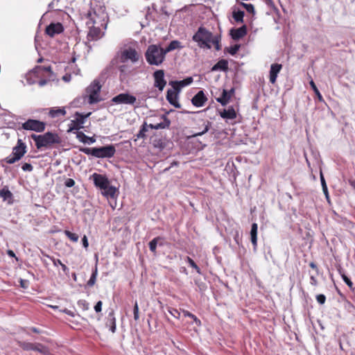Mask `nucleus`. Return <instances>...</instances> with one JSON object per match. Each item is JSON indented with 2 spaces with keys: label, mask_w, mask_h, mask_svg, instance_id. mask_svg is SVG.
Wrapping results in <instances>:
<instances>
[{
  "label": "nucleus",
  "mask_w": 355,
  "mask_h": 355,
  "mask_svg": "<svg viewBox=\"0 0 355 355\" xmlns=\"http://www.w3.org/2000/svg\"><path fill=\"white\" fill-rule=\"evenodd\" d=\"M245 15V12L243 10H234L232 12V17L238 23L243 22V17Z\"/></svg>",
  "instance_id": "f704fd0d"
},
{
  "label": "nucleus",
  "mask_w": 355,
  "mask_h": 355,
  "mask_svg": "<svg viewBox=\"0 0 355 355\" xmlns=\"http://www.w3.org/2000/svg\"><path fill=\"white\" fill-rule=\"evenodd\" d=\"M26 145L21 139H19L17 145L12 148V154L17 155L22 157L26 153Z\"/></svg>",
  "instance_id": "aec40b11"
},
{
  "label": "nucleus",
  "mask_w": 355,
  "mask_h": 355,
  "mask_svg": "<svg viewBox=\"0 0 355 355\" xmlns=\"http://www.w3.org/2000/svg\"><path fill=\"white\" fill-rule=\"evenodd\" d=\"M107 327H109L110 330L114 333L116 331V319L114 317V311L112 310L107 315V322L105 324Z\"/></svg>",
  "instance_id": "5701e85b"
},
{
  "label": "nucleus",
  "mask_w": 355,
  "mask_h": 355,
  "mask_svg": "<svg viewBox=\"0 0 355 355\" xmlns=\"http://www.w3.org/2000/svg\"><path fill=\"white\" fill-rule=\"evenodd\" d=\"M21 128L26 130L42 132L46 128V123L37 119H28L21 124Z\"/></svg>",
  "instance_id": "0eeeda50"
},
{
  "label": "nucleus",
  "mask_w": 355,
  "mask_h": 355,
  "mask_svg": "<svg viewBox=\"0 0 355 355\" xmlns=\"http://www.w3.org/2000/svg\"><path fill=\"white\" fill-rule=\"evenodd\" d=\"M76 135V138L83 144H92L96 142L95 136H87L83 132L76 131L74 132Z\"/></svg>",
  "instance_id": "412c9836"
},
{
  "label": "nucleus",
  "mask_w": 355,
  "mask_h": 355,
  "mask_svg": "<svg viewBox=\"0 0 355 355\" xmlns=\"http://www.w3.org/2000/svg\"><path fill=\"white\" fill-rule=\"evenodd\" d=\"M235 89L234 87L231 88L230 90L223 89L222 94L220 97L216 98L217 102L220 103L223 106L226 105L232 96L234 94Z\"/></svg>",
  "instance_id": "f3484780"
},
{
  "label": "nucleus",
  "mask_w": 355,
  "mask_h": 355,
  "mask_svg": "<svg viewBox=\"0 0 355 355\" xmlns=\"http://www.w3.org/2000/svg\"><path fill=\"white\" fill-rule=\"evenodd\" d=\"M64 31V27L60 22L51 23L46 27L45 33L53 37L57 34H60Z\"/></svg>",
  "instance_id": "ddd939ff"
},
{
  "label": "nucleus",
  "mask_w": 355,
  "mask_h": 355,
  "mask_svg": "<svg viewBox=\"0 0 355 355\" xmlns=\"http://www.w3.org/2000/svg\"><path fill=\"white\" fill-rule=\"evenodd\" d=\"M186 261L189 264L191 267L194 268L198 274H201V270L195 263V261L189 257H187Z\"/></svg>",
  "instance_id": "09e8293b"
},
{
  "label": "nucleus",
  "mask_w": 355,
  "mask_h": 355,
  "mask_svg": "<svg viewBox=\"0 0 355 355\" xmlns=\"http://www.w3.org/2000/svg\"><path fill=\"white\" fill-rule=\"evenodd\" d=\"M282 69V64L278 63H274L270 65L269 71V79L272 84L275 83L278 73Z\"/></svg>",
  "instance_id": "6ab92c4d"
},
{
  "label": "nucleus",
  "mask_w": 355,
  "mask_h": 355,
  "mask_svg": "<svg viewBox=\"0 0 355 355\" xmlns=\"http://www.w3.org/2000/svg\"><path fill=\"white\" fill-rule=\"evenodd\" d=\"M64 185L67 187H72L75 185V181L71 178H67L64 182Z\"/></svg>",
  "instance_id": "13d9d810"
},
{
  "label": "nucleus",
  "mask_w": 355,
  "mask_h": 355,
  "mask_svg": "<svg viewBox=\"0 0 355 355\" xmlns=\"http://www.w3.org/2000/svg\"><path fill=\"white\" fill-rule=\"evenodd\" d=\"M47 257H49L53 261V265L55 266H58V265L60 266L62 263L60 259H55V258L49 257V256H47Z\"/></svg>",
  "instance_id": "e2e57ef3"
},
{
  "label": "nucleus",
  "mask_w": 355,
  "mask_h": 355,
  "mask_svg": "<svg viewBox=\"0 0 355 355\" xmlns=\"http://www.w3.org/2000/svg\"><path fill=\"white\" fill-rule=\"evenodd\" d=\"M150 120L153 121V118H159L160 122L154 123H150L148 127L151 129L159 130V129H168L171 125V120L166 117V114L157 115H150L148 117Z\"/></svg>",
  "instance_id": "6e6552de"
},
{
  "label": "nucleus",
  "mask_w": 355,
  "mask_h": 355,
  "mask_svg": "<svg viewBox=\"0 0 355 355\" xmlns=\"http://www.w3.org/2000/svg\"><path fill=\"white\" fill-rule=\"evenodd\" d=\"M241 6H243L248 12L254 13V7L252 4L241 2Z\"/></svg>",
  "instance_id": "864d4df0"
},
{
  "label": "nucleus",
  "mask_w": 355,
  "mask_h": 355,
  "mask_svg": "<svg viewBox=\"0 0 355 355\" xmlns=\"http://www.w3.org/2000/svg\"><path fill=\"white\" fill-rule=\"evenodd\" d=\"M79 151L96 158H111L116 153L115 146L108 144L101 147H80Z\"/></svg>",
  "instance_id": "f03ea898"
},
{
  "label": "nucleus",
  "mask_w": 355,
  "mask_h": 355,
  "mask_svg": "<svg viewBox=\"0 0 355 355\" xmlns=\"http://www.w3.org/2000/svg\"><path fill=\"white\" fill-rule=\"evenodd\" d=\"M31 137L35 142V146L37 149L47 148L54 144H59L62 141L59 135L52 132H47L43 135L32 134Z\"/></svg>",
  "instance_id": "f257e3e1"
},
{
  "label": "nucleus",
  "mask_w": 355,
  "mask_h": 355,
  "mask_svg": "<svg viewBox=\"0 0 355 355\" xmlns=\"http://www.w3.org/2000/svg\"><path fill=\"white\" fill-rule=\"evenodd\" d=\"M348 182L350 184V186L355 190V180L349 179Z\"/></svg>",
  "instance_id": "774afa93"
},
{
  "label": "nucleus",
  "mask_w": 355,
  "mask_h": 355,
  "mask_svg": "<svg viewBox=\"0 0 355 355\" xmlns=\"http://www.w3.org/2000/svg\"><path fill=\"white\" fill-rule=\"evenodd\" d=\"M119 70L120 72L119 78L121 80H124L131 73L130 67L126 64H122L119 66Z\"/></svg>",
  "instance_id": "cd10ccee"
},
{
  "label": "nucleus",
  "mask_w": 355,
  "mask_h": 355,
  "mask_svg": "<svg viewBox=\"0 0 355 355\" xmlns=\"http://www.w3.org/2000/svg\"><path fill=\"white\" fill-rule=\"evenodd\" d=\"M241 47L240 44H234L230 46L225 47L224 49L225 53H230L232 55H234L237 53V52L239 51V49Z\"/></svg>",
  "instance_id": "e433bc0d"
},
{
  "label": "nucleus",
  "mask_w": 355,
  "mask_h": 355,
  "mask_svg": "<svg viewBox=\"0 0 355 355\" xmlns=\"http://www.w3.org/2000/svg\"><path fill=\"white\" fill-rule=\"evenodd\" d=\"M136 101V97L129 93H121L112 98V102L115 104L134 105Z\"/></svg>",
  "instance_id": "1a4fd4ad"
},
{
  "label": "nucleus",
  "mask_w": 355,
  "mask_h": 355,
  "mask_svg": "<svg viewBox=\"0 0 355 355\" xmlns=\"http://www.w3.org/2000/svg\"><path fill=\"white\" fill-rule=\"evenodd\" d=\"M92 112L87 114H83L78 112L75 113L76 119L71 120L70 124H69L68 132H72L73 130L78 131L80 129L83 128V124L85 123L86 119L89 117Z\"/></svg>",
  "instance_id": "423d86ee"
},
{
  "label": "nucleus",
  "mask_w": 355,
  "mask_h": 355,
  "mask_svg": "<svg viewBox=\"0 0 355 355\" xmlns=\"http://www.w3.org/2000/svg\"><path fill=\"white\" fill-rule=\"evenodd\" d=\"M215 35L205 27L200 26L192 37V40L198 44L200 49H211V41Z\"/></svg>",
  "instance_id": "20e7f679"
},
{
  "label": "nucleus",
  "mask_w": 355,
  "mask_h": 355,
  "mask_svg": "<svg viewBox=\"0 0 355 355\" xmlns=\"http://www.w3.org/2000/svg\"><path fill=\"white\" fill-rule=\"evenodd\" d=\"M35 343H28L25 341H19L18 345L25 351H34Z\"/></svg>",
  "instance_id": "58836bf2"
},
{
  "label": "nucleus",
  "mask_w": 355,
  "mask_h": 355,
  "mask_svg": "<svg viewBox=\"0 0 355 355\" xmlns=\"http://www.w3.org/2000/svg\"><path fill=\"white\" fill-rule=\"evenodd\" d=\"M101 89V85L99 81L97 80H94L87 88L86 93L87 95L86 97H88V103L90 105L95 104L101 101V98H99V92Z\"/></svg>",
  "instance_id": "39448f33"
},
{
  "label": "nucleus",
  "mask_w": 355,
  "mask_h": 355,
  "mask_svg": "<svg viewBox=\"0 0 355 355\" xmlns=\"http://www.w3.org/2000/svg\"><path fill=\"white\" fill-rule=\"evenodd\" d=\"M257 224L255 223H252L250 230V240L253 245V248L254 251L256 250L257 246Z\"/></svg>",
  "instance_id": "393cba45"
},
{
  "label": "nucleus",
  "mask_w": 355,
  "mask_h": 355,
  "mask_svg": "<svg viewBox=\"0 0 355 355\" xmlns=\"http://www.w3.org/2000/svg\"><path fill=\"white\" fill-rule=\"evenodd\" d=\"M82 243H83V245L85 248H88L89 243H88L87 237L85 235H84V236L82 238Z\"/></svg>",
  "instance_id": "0e129e2a"
},
{
  "label": "nucleus",
  "mask_w": 355,
  "mask_h": 355,
  "mask_svg": "<svg viewBox=\"0 0 355 355\" xmlns=\"http://www.w3.org/2000/svg\"><path fill=\"white\" fill-rule=\"evenodd\" d=\"M265 3L268 6L270 7L273 10H277V8H276L272 0H265Z\"/></svg>",
  "instance_id": "680f3d73"
},
{
  "label": "nucleus",
  "mask_w": 355,
  "mask_h": 355,
  "mask_svg": "<svg viewBox=\"0 0 355 355\" xmlns=\"http://www.w3.org/2000/svg\"><path fill=\"white\" fill-rule=\"evenodd\" d=\"M195 284L198 287V291L200 293H204L207 289V284L200 279L196 278L194 279Z\"/></svg>",
  "instance_id": "c9c22d12"
},
{
  "label": "nucleus",
  "mask_w": 355,
  "mask_h": 355,
  "mask_svg": "<svg viewBox=\"0 0 355 355\" xmlns=\"http://www.w3.org/2000/svg\"><path fill=\"white\" fill-rule=\"evenodd\" d=\"M157 240H161L160 236H157V237L154 238L148 243L150 250L153 253H156V249H157V244L156 242L157 241Z\"/></svg>",
  "instance_id": "de8ad7c7"
},
{
  "label": "nucleus",
  "mask_w": 355,
  "mask_h": 355,
  "mask_svg": "<svg viewBox=\"0 0 355 355\" xmlns=\"http://www.w3.org/2000/svg\"><path fill=\"white\" fill-rule=\"evenodd\" d=\"M181 311L182 312L184 317H188V318H191L193 320V322H195V324L198 327L201 326V324H202L201 321L194 314H193L191 312H189V311H187L184 309L181 310Z\"/></svg>",
  "instance_id": "72a5a7b5"
},
{
  "label": "nucleus",
  "mask_w": 355,
  "mask_h": 355,
  "mask_svg": "<svg viewBox=\"0 0 355 355\" xmlns=\"http://www.w3.org/2000/svg\"><path fill=\"white\" fill-rule=\"evenodd\" d=\"M92 178L94 181V185L101 189V190L103 189H105L106 187L110 184V181L108 178L105 175L98 174L96 173H94Z\"/></svg>",
  "instance_id": "f8f14e48"
},
{
  "label": "nucleus",
  "mask_w": 355,
  "mask_h": 355,
  "mask_svg": "<svg viewBox=\"0 0 355 355\" xmlns=\"http://www.w3.org/2000/svg\"><path fill=\"white\" fill-rule=\"evenodd\" d=\"M169 85L173 87V89H171L175 91V92H177L178 95H179V93L180 92L182 87H180V85H175L173 83L169 84Z\"/></svg>",
  "instance_id": "052dcab7"
},
{
  "label": "nucleus",
  "mask_w": 355,
  "mask_h": 355,
  "mask_svg": "<svg viewBox=\"0 0 355 355\" xmlns=\"http://www.w3.org/2000/svg\"><path fill=\"white\" fill-rule=\"evenodd\" d=\"M102 305L103 303L101 301H98L96 304L94 305V310L96 313H99L102 311Z\"/></svg>",
  "instance_id": "bf43d9fd"
},
{
  "label": "nucleus",
  "mask_w": 355,
  "mask_h": 355,
  "mask_svg": "<svg viewBox=\"0 0 355 355\" xmlns=\"http://www.w3.org/2000/svg\"><path fill=\"white\" fill-rule=\"evenodd\" d=\"M316 300L320 304H324L326 301V297L323 294H319L316 295Z\"/></svg>",
  "instance_id": "6e6d98bb"
},
{
  "label": "nucleus",
  "mask_w": 355,
  "mask_h": 355,
  "mask_svg": "<svg viewBox=\"0 0 355 355\" xmlns=\"http://www.w3.org/2000/svg\"><path fill=\"white\" fill-rule=\"evenodd\" d=\"M168 311L171 315H172L175 318H180V312L178 309L169 307L168 309Z\"/></svg>",
  "instance_id": "5fc2aeb1"
},
{
  "label": "nucleus",
  "mask_w": 355,
  "mask_h": 355,
  "mask_svg": "<svg viewBox=\"0 0 355 355\" xmlns=\"http://www.w3.org/2000/svg\"><path fill=\"white\" fill-rule=\"evenodd\" d=\"M202 125L204 126L202 131H198L193 134V137L201 136L209 131L211 125V123L208 120H202Z\"/></svg>",
  "instance_id": "c756f323"
},
{
  "label": "nucleus",
  "mask_w": 355,
  "mask_h": 355,
  "mask_svg": "<svg viewBox=\"0 0 355 355\" xmlns=\"http://www.w3.org/2000/svg\"><path fill=\"white\" fill-rule=\"evenodd\" d=\"M178 96L179 95H178L177 92H175V91L174 90L168 89L166 92V100L171 105L174 106L175 108L181 107V105L178 102Z\"/></svg>",
  "instance_id": "a211bd4d"
},
{
  "label": "nucleus",
  "mask_w": 355,
  "mask_h": 355,
  "mask_svg": "<svg viewBox=\"0 0 355 355\" xmlns=\"http://www.w3.org/2000/svg\"><path fill=\"white\" fill-rule=\"evenodd\" d=\"M98 275V269H97V263L95 266V268L92 270V275L89 279V281L87 282V284L85 286L92 287L93 286L96 281V277Z\"/></svg>",
  "instance_id": "473e14b6"
},
{
  "label": "nucleus",
  "mask_w": 355,
  "mask_h": 355,
  "mask_svg": "<svg viewBox=\"0 0 355 355\" xmlns=\"http://www.w3.org/2000/svg\"><path fill=\"white\" fill-rule=\"evenodd\" d=\"M90 23H92L93 25L89 27V31L87 36V39L89 40H98L103 35V33L101 31L99 27H96L94 26V24H96L95 21H92V22L88 21L87 24L89 25Z\"/></svg>",
  "instance_id": "4468645a"
},
{
  "label": "nucleus",
  "mask_w": 355,
  "mask_h": 355,
  "mask_svg": "<svg viewBox=\"0 0 355 355\" xmlns=\"http://www.w3.org/2000/svg\"><path fill=\"white\" fill-rule=\"evenodd\" d=\"M49 81V80L47 79H42L38 81V85L40 87H43L44 85H46Z\"/></svg>",
  "instance_id": "338daca9"
},
{
  "label": "nucleus",
  "mask_w": 355,
  "mask_h": 355,
  "mask_svg": "<svg viewBox=\"0 0 355 355\" xmlns=\"http://www.w3.org/2000/svg\"><path fill=\"white\" fill-rule=\"evenodd\" d=\"M320 178L321 185L322 187V191L324 192V194L325 195L327 199L329 200V197L328 189H327L325 179L324 178V175L322 172H320Z\"/></svg>",
  "instance_id": "a18cd8bd"
},
{
  "label": "nucleus",
  "mask_w": 355,
  "mask_h": 355,
  "mask_svg": "<svg viewBox=\"0 0 355 355\" xmlns=\"http://www.w3.org/2000/svg\"><path fill=\"white\" fill-rule=\"evenodd\" d=\"M220 41V34H216L214 39L211 41V46L214 45L216 51H220L221 49Z\"/></svg>",
  "instance_id": "79ce46f5"
},
{
  "label": "nucleus",
  "mask_w": 355,
  "mask_h": 355,
  "mask_svg": "<svg viewBox=\"0 0 355 355\" xmlns=\"http://www.w3.org/2000/svg\"><path fill=\"white\" fill-rule=\"evenodd\" d=\"M66 110L64 107H59L58 109L51 108L49 110V114L51 118L58 117L59 115L64 116L66 114Z\"/></svg>",
  "instance_id": "c85d7f7f"
},
{
  "label": "nucleus",
  "mask_w": 355,
  "mask_h": 355,
  "mask_svg": "<svg viewBox=\"0 0 355 355\" xmlns=\"http://www.w3.org/2000/svg\"><path fill=\"white\" fill-rule=\"evenodd\" d=\"M167 142L162 139H154L153 145L155 148H158L160 150H163L166 148Z\"/></svg>",
  "instance_id": "49530a36"
},
{
  "label": "nucleus",
  "mask_w": 355,
  "mask_h": 355,
  "mask_svg": "<svg viewBox=\"0 0 355 355\" xmlns=\"http://www.w3.org/2000/svg\"><path fill=\"white\" fill-rule=\"evenodd\" d=\"M228 61L225 59L219 60L212 67L211 71H227L228 70Z\"/></svg>",
  "instance_id": "4be33fe9"
},
{
  "label": "nucleus",
  "mask_w": 355,
  "mask_h": 355,
  "mask_svg": "<svg viewBox=\"0 0 355 355\" xmlns=\"http://www.w3.org/2000/svg\"><path fill=\"white\" fill-rule=\"evenodd\" d=\"M64 234L72 241L77 242L78 240V235L76 233H73L69 230L64 231Z\"/></svg>",
  "instance_id": "8fccbe9b"
},
{
  "label": "nucleus",
  "mask_w": 355,
  "mask_h": 355,
  "mask_svg": "<svg viewBox=\"0 0 355 355\" xmlns=\"http://www.w3.org/2000/svg\"><path fill=\"white\" fill-rule=\"evenodd\" d=\"M0 197H1L4 200H6L9 198H11L12 197V193L7 187H5L0 190Z\"/></svg>",
  "instance_id": "37998d69"
},
{
  "label": "nucleus",
  "mask_w": 355,
  "mask_h": 355,
  "mask_svg": "<svg viewBox=\"0 0 355 355\" xmlns=\"http://www.w3.org/2000/svg\"><path fill=\"white\" fill-rule=\"evenodd\" d=\"M34 351L38 352L42 355H49L50 352L47 347L43 345L41 343H36L34 347Z\"/></svg>",
  "instance_id": "2f4dec72"
},
{
  "label": "nucleus",
  "mask_w": 355,
  "mask_h": 355,
  "mask_svg": "<svg viewBox=\"0 0 355 355\" xmlns=\"http://www.w3.org/2000/svg\"><path fill=\"white\" fill-rule=\"evenodd\" d=\"M139 59L138 53L135 49L129 47L128 49H124L121 52V55L120 56V62L122 63H125L128 60H130L132 62H137Z\"/></svg>",
  "instance_id": "9d476101"
},
{
  "label": "nucleus",
  "mask_w": 355,
  "mask_h": 355,
  "mask_svg": "<svg viewBox=\"0 0 355 355\" xmlns=\"http://www.w3.org/2000/svg\"><path fill=\"white\" fill-rule=\"evenodd\" d=\"M43 71L49 72L51 73H53L52 71H51V66H47V67H46V66H36L33 69V72L35 73H37V75L40 74Z\"/></svg>",
  "instance_id": "4c0bfd02"
},
{
  "label": "nucleus",
  "mask_w": 355,
  "mask_h": 355,
  "mask_svg": "<svg viewBox=\"0 0 355 355\" xmlns=\"http://www.w3.org/2000/svg\"><path fill=\"white\" fill-rule=\"evenodd\" d=\"M117 189L114 186L108 184L105 189H102V194L107 198H115L117 196Z\"/></svg>",
  "instance_id": "a878e982"
},
{
  "label": "nucleus",
  "mask_w": 355,
  "mask_h": 355,
  "mask_svg": "<svg viewBox=\"0 0 355 355\" xmlns=\"http://www.w3.org/2000/svg\"><path fill=\"white\" fill-rule=\"evenodd\" d=\"M77 304L79 308L83 311H87L89 309V304L85 300H80L78 301Z\"/></svg>",
  "instance_id": "603ef678"
},
{
  "label": "nucleus",
  "mask_w": 355,
  "mask_h": 355,
  "mask_svg": "<svg viewBox=\"0 0 355 355\" xmlns=\"http://www.w3.org/2000/svg\"><path fill=\"white\" fill-rule=\"evenodd\" d=\"M166 53L160 45L150 44L145 52V58L150 65L159 66L166 58Z\"/></svg>",
  "instance_id": "7ed1b4c3"
},
{
  "label": "nucleus",
  "mask_w": 355,
  "mask_h": 355,
  "mask_svg": "<svg viewBox=\"0 0 355 355\" xmlns=\"http://www.w3.org/2000/svg\"><path fill=\"white\" fill-rule=\"evenodd\" d=\"M220 116L223 119H234L236 117V113L232 106L229 107L227 109H224L220 112Z\"/></svg>",
  "instance_id": "b1692460"
},
{
  "label": "nucleus",
  "mask_w": 355,
  "mask_h": 355,
  "mask_svg": "<svg viewBox=\"0 0 355 355\" xmlns=\"http://www.w3.org/2000/svg\"><path fill=\"white\" fill-rule=\"evenodd\" d=\"M309 83H310V86H311V89L313 90V92H314L315 94L316 95L318 101H320V102L324 101L323 97L321 95L320 91L318 90V89L317 86L315 85V83L313 82V80H311Z\"/></svg>",
  "instance_id": "c03bdc74"
},
{
  "label": "nucleus",
  "mask_w": 355,
  "mask_h": 355,
  "mask_svg": "<svg viewBox=\"0 0 355 355\" xmlns=\"http://www.w3.org/2000/svg\"><path fill=\"white\" fill-rule=\"evenodd\" d=\"M207 101V98L205 96L204 91L200 90L191 98V103L197 107H200L205 105V103H206Z\"/></svg>",
  "instance_id": "2eb2a0df"
},
{
  "label": "nucleus",
  "mask_w": 355,
  "mask_h": 355,
  "mask_svg": "<svg viewBox=\"0 0 355 355\" xmlns=\"http://www.w3.org/2000/svg\"><path fill=\"white\" fill-rule=\"evenodd\" d=\"M154 86L157 87L160 92H162L166 85V81L164 79V71L162 69H157L153 73Z\"/></svg>",
  "instance_id": "9b49d317"
},
{
  "label": "nucleus",
  "mask_w": 355,
  "mask_h": 355,
  "mask_svg": "<svg viewBox=\"0 0 355 355\" xmlns=\"http://www.w3.org/2000/svg\"><path fill=\"white\" fill-rule=\"evenodd\" d=\"M148 125L147 124L146 122H144V123L142 124V125L141 126L140 128V130L139 131V132L137 134V138L138 139H144L146 138V132L148 131Z\"/></svg>",
  "instance_id": "a19ab883"
},
{
  "label": "nucleus",
  "mask_w": 355,
  "mask_h": 355,
  "mask_svg": "<svg viewBox=\"0 0 355 355\" xmlns=\"http://www.w3.org/2000/svg\"><path fill=\"white\" fill-rule=\"evenodd\" d=\"M61 311L63 313H65L66 314H67L68 315H70L71 317H74L76 315V314L73 311H71L67 309H64Z\"/></svg>",
  "instance_id": "69168bd1"
},
{
  "label": "nucleus",
  "mask_w": 355,
  "mask_h": 355,
  "mask_svg": "<svg viewBox=\"0 0 355 355\" xmlns=\"http://www.w3.org/2000/svg\"><path fill=\"white\" fill-rule=\"evenodd\" d=\"M182 48H183V46H182L181 42L180 41L172 40L168 44V46L165 49H164V51L165 53L167 54L168 53L173 51L175 49H181Z\"/></svg>",
  "instance_id": "bb28decb"
},
{
  "label": "nucleus",
  "mask_w": 355,
  "mask_h": 355,
  "mask_svg": "<svg viewBox=\"0 0 355 355\" xmlns=\"http://www.w3.org/2000/svg\"><path fill=\"white\" fill-rule=\"evenodd\" d=\"M193 78L191 76H189L182 80L170 81L169 84L173 83L175 85H180V87H184L191 85L193 83Z\"/></svg>",
  "instance_id": "7c9ffc66"
},
{
  "label": "nucleus",
  "mask_w": 355,
  "mask_h": 355,
  "mask_svg": "<svg viewBox=\"0 0 355 355\" xmlns=\"http://www.w3.org/2000/svg\"><path fill=\"white\" fill-rule=\"evenodd\" d=\"M339 272L342 277L343 280L345 282V283L351 289H353V282L351 281V279L345 273L342 272L340 270H339Z\"/></svg>",
  "instance_id": "3c124183"
},
{
  "label": "nucleus",
  "mask_w": 355,
  "mask_h": 355,
  "mask_svg": "<svg viewBox=\"0 0 355 355\" xmlns=\"http://www.w3.org/2000/svg\"><path fill=\"white\" fill-rule=\"evenodd\" d=\"M21 158V157L17 155L11 154L10 156L2 159L1 162H5L6 163H7L8 164H12L15 163L16 162H18L19 160H20Z\"/></svg>",
  "instance_id": "ea45409f"
},
{
  "label": "nucleus",
  "mask_w": 355,
  "mask_h": 355,
  "mask_svg": "<svg viewBox=\"0 0 355 355\" xmlns=\"http://www.w3.org/2000/svg\"><path fill=\"white\" fill-rule=\"evenodd\" d=\"M230 34L234 40H239L247 34V26L243 25L239 28H232Z\"/></svg>",
  "instance_id": "dca6fc26"
},
{
  "label": "nucleus",
  "mask_w": 355,
  "mask_h": 355,
  "mask_svg": "<svg viewBox=\"0 0 355 355\" xmlns=\"http://www.w3.org/2000/svg\"><path fill=\"white\" fill-rule=\"evenodd\" d=\"M21 168L24 171H28V172H31L33 170V166L29 163H24L21 166Z\"/></svg>",
  "instance_id": "4d7b16f0"
}]
</instances>
